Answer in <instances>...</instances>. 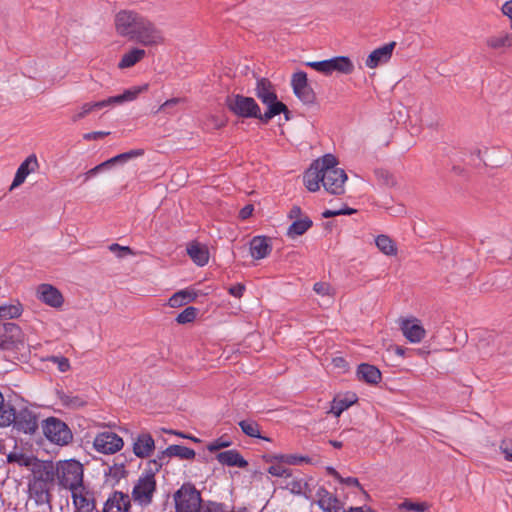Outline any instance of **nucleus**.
<instances>
[{
	"mask_svg": "<svg viewBox=\"0 0 512 512\" xmlns=\"http://www.w3.org/2000/svg\"><path fill=\"white\" fill-rule=\"evenodd\" d=\"M178 99L177 98H172V99H169L167 101H165L160 107L159 109L157 110V112L159 111H164L166 110L167 108L171 107V106H174L178 103Z\"/></svg>",
	"mask_w": 512,
	"mask_h": 512,
	"instance_id": "nucleus-64",
	"label": "nucleus"
},
{
	"mask_svg": "<svg viewBox=\"0 0 512 512\" xmlns=\"http://www.w3.org/2000/svg\"><path fill=\"white\" fill-rule=\"evenodd\" d=\"M291 86L295 96L304 104H313L316 94L308 84L307 73L300 70L295 72L291 78Z\"/></svg>",
	"mask_w": 512,
	"mask_h": 512,
	"instance_id": "nucleus-12",
	"label": "nucleus"
},
{
	"mask_svg": "<svg viewBox=\"0 0 512 512\" xmlns=\"http://www.w3.org/2000/svg\"><path fill=\"white\" fill-rule=\"evenodd\" d=\"M317 505L323 512H343V502L325 487H319L316 491Z\"/></svg>",
	"mask_w": 512,
	"mask_h": 512,
	"instance_id": "nucleus-17",
	"label": "nucleus"
},
{
	"mask_svg": "<svg viewBox=\"0 0 512 512\" xmlns=\"http://www.w3.org/2000/svg\"><path fill=\"white\" fill-rule=\"evenodd\" d=\"M301 216H302V210L299 206H293L288 213V217L290 219H295V220L300 219Z\"/></svg>",
	"mask_w": 512,
	"mask_h": 512,
	"instance_id": "nucleus-61",
	"label": "nucleus"
},
{
	"mask_svg": "<svg viewBox=\"0 0 512 512\" xmlns=\"http://www.w3.org/2000/svg\"><path fill=\"white\" fill-rule=\"evenodd\" d=\"M340 168L337 167V159L332 154H325L321 160L319 161L318 170L321 173H326L330 170H339Z\"/></svg>",
	"mask_w": 512,
	"mask_h": 512,
	"instance_id": "nucleus-43",
	"label": "nucleus"
},
{
	"mask_svg": "<svg viewBox=\"0 0 512 512\" xmlns=\"http://www.w3.org/2000/svg\"><path fill=\"white\" fill-rule=\"evenodd\" d=\"M202 512H227L226 505L221 502L207 501L201 505Z\"/></svg>",
	"mask_w": 512,
	"mask_h": 512,
	"instance_id": "nucleus-47",
	"label": "nucleus"
},
{
	"mask_svg": "<svg viewBox=\"0 0 512 512\" xmlns=\"http://www.w3.org/2000/svg\"><path fill=\"white\" fill-rule=\"evenodd\" d=\"M49 360L55 363L61 372H67L70 369V362L64 356H51Z\"/></svg>",
	"mask_w": 512,
	"mask_h": 512,
	"instance_id": "nucleus-50",
	"label": "nucleus"
},
{
	"mask_svg": "<svg viewBox=\"0 0 512 512\" xmlns=\"http://www.w3.org/2000/svg\"><path fill=\"white\" fill-rule=\"evenodd\" d=\"M268 473L271 474L272 476H276V477H285V478H288V477H291L292 476V472L290 469H287L285 468L284 466L282 465H271L269 468H268Z\"/></svg>",
	"mask_w": 512,
	"mask_h": 512,
	"instance_id": "nucleus-48",
	"label": "nucleus"
},
{
	"mask_svg": "<svg viewBox=\"0 0 512 512\" xmlns=\"http://www.w3.org/2000/svg\"><path fill=\"white\" fill-rule=\"evenodd\" d=\"M216 459L220 464L229 467L245 468L248 466V461L235 449L218 453Z\"/></svg>",
	"mask_w": 512,
	"mask_h": 512,
	"instance_id": "nucleus-25",
	"label": "nucleus"
},
{
	"mask_svg": "<svg viewBox=\"0 0 512 512\" xmlns=\"http://www.w3.org/2000/svg\"><path fill=\"white\" fill-rule=\"evenodd\" d=\"M109 250L116 254L118 258H124L127 255L133 254V251L128 246H121L117 243H113L109 246Z\"/></svg>",
	"mask_w": 512,
	"mask_h": 512,
	"instance_id": "nucleus-49",
	"label": "nucleus"
},
{
	"mask_svg": "<svg viewBox=\"0 0 512 512\" xmlns=\"http://www.w3.org/2000/svg\"><path fill=\"white\" fill-rule=\"evenodd\" d=\"M7 461L8 463H16L21 467H31V469H34L37 463L43 462L44 460L22 452H10L7 455Z\"/></svg>",
	"mask_w": 512,
	"mask_h": 512,
	"instance_id": "nucleus-30",
	"label": "nucleus"
},
{
	"mask_svg": "<svg viewBox=\"0 0 512 512\" xmlns=\"http://www.w3.org/2000/svg\"><path fill=\"white\" fill-rule=\"evenodd\" d=\"M42 431L49 442L58 446H66L73 440V433L69 426L53 416L42 422Z\"/></svg>",
	"mask_w": 512,
	"mask_h": 512,
	"instance_id": "nucleus-7",
	"label": "nucleus"
},
{
	"mask_svg": "<svg viewBox=\"0 0 512 512\" xmlns=\"http://www.w3.org/2000/svg\"><path fill=\"white\" fill-rule=\"evenodd\" d=\"M198 309L193 306H188L182 310L176 317V321L179 324L191 323L196 319Z\"/></svg>",
	"mask_w": 512,
	"mask_h": 512,
	"instance_id": "nucleus-44",
	"label": "nucleus"
},
{
	"mask_svg": "<svg viewBox=\"0 0 512 512\" xmlns=\"http://www.w3.org/2000/svg\"><path fill=\"white\" fill-rule=\"evenodd\" d=\"M245 290L246 287L243 283H236L228 288V293L235 298H241Z\"/></svg>",
	"mask_w": 512,
	"mask_h": 512,
	"instance_id": "nucleus-54",
	"label": "nucleus"
},
{
	"mask_svg": "<svg viewBox=\"0 0 512 512\" xmlns=\"http://www.w3.org/2000/svg\"><path fill=\"white\" fill-rule=\"evenodd\" d=\"M106 168H109V165H108V162L107 160L96 165L95 167H93L92 169L88 170L85 174H84V177H85V181H87L88 179L96 176L99 172H101L102 170L106 169Z\"/></svg>",
	"mask_w": 512,
	"mask_h": 512,
	"instance_id": "nucleus-53",
	"label": "nucleus"
},
{
	"mask_svg": "<svg viewBox=\"0 0 512 512\" xmlns=\"http://www.w3.org/2000/svg\"><path fill=\"white\" fill-rule=\"evenodd\" d=\"M146 56V51L139 47H133L123 54L118 63L120 69L130 68Z\"/></svg>",
	"mask_w": 512,
	"mask_h": 512,
	"instance_id": "nucleus-29",
	"label": "nucleus"
},
{
	"mask_svg": "<svg viewBox=\"0 0 512 512\" xmlns=\"http://www.w3.org/2000/svg\"><path fill=\"white\" fill-rule=\"evenodd\" d=\"M95 109H99L98 108V101L96 102H89V103H84L79 112H77L73 117H72V120L74 122L84 118L87 114H89L90 112H92L93 110Z\"/></svg>",
	"mask_w": 512,
	"mask_h": 512,
	"instance_id": "nucleus-45",
	"label": "nucleus"
},
{
	"mask_svg": "<svg viewBox=\"0 0 512 512\" xmlns=\"http://www.w3.org/2000/svg\"><path fill=\"white\" fill-rule=\"evenodd\" d=\"M70 492L74 512H99L96 508L95 493L88 487L82 485Z\"/></svg>",
	"mask_w": 512,
	"mask_h": 512,
	"instance_id": "nucleus-13",
	"label": "nucleus"
},
{
	"mask_svg": "<svg viewBox=\"0 0 512 512\" xmlns=\"http://www.w3.org/2000/svg\"><path fill=\"white\" fill-rule=\"evenodd\" d=\"M486 45L493 50L512 47V34L501 32L498 35L490 36L486 39Z\"/></svg>",
	"mask_w": 512,
	"mask_h": 512,
	"instance_id": "nucleus-32",
	"label": "nucleus"
},
{
	"mask_svg": "<svg viewBox=\"0 0 512 512\" xmlns=\"http://www.w3.org/2000/svg\"><path fill=\"white\" fill-rule=\"evenodd\" d=\"M232 444L230 440H225L223 437H219L208 444L207 449L210 452H215L217 450H220L222 448L229 447Z\"/></svg>",
	"mask_w": 512,
	"mask_h": 512,
	"instance_id": "nucleus-51",
	"label": "nucleus"
},
{
	"mask_svg": "<svg viewBox=\"0 0 512 512\" xmlns=\"http://www.w3.org/2000/svg\"><path fill=\"white\" fill-rule=\"evenodd\" d=\"M338 482L346 486L357 487L359 490L363 491V487L361 486L359 480L356 477L341 476Z\"/></svg>",
	"mask_w": 512,
	"mask_h": 512,
	"instance_id": "nucleus-55",
	"label": "nucleus"
},
{
	"mask_svg": "<svg viewBox=\"0 0 512 512\" xmlns=\"http://www.w3.org/2000/svg\"><path fill=\"white\" fill-rule=\"evenodd\" d=\"M175 512H201V493L191 482L183 483L173 495Z\"/></svg>",
	"mask_w": 512,
	"mask_h": 512,
	"instance_id": "nucleus-6",
	"label": "nucleus"
},
{
	"mask_svg": "<svg viewBox=\"0 0 512 512\" xmlns=\"http://www.w3.org/2000/svg\"><path fill=\"white\" fill-rule=\"evenodd\" d=\"M38 160L35 154L29 155L18 167L10 191L20 186L26 180L27 176L38 168Z\"/></svg>",
	"mask_w": 512,
	"mask_h": 512,
	"instance_id": "nucleus-21",
	"label": "nucleus"
},
{
	"mask_svg": "<svg viewBox=\"0 0 512 512\" xmlns=\"http://www.w3.org/2000/svg\"><path fill=\"white\" fill-rule=\"evenodd\" d=\"M123 445V439L111 431L98 433L93 442L94 448L103 454H114L121 450Z\"/></svg>",
	"mask_w": 512,
	"mask_h": 512,
	"instance_id": "nucleus-14",
	"label": "nucleus"
},
{
	"mask_svg": "<svg viewBox=\"0 0 512 512\" xmlns=\"http://www.w3.org/2000/svg\"><path fill=\"white\" fill-rule=\"evenodd\" d=\"M131 500L122 491L112 492L104 502L102 512H130Z\"/></svg>",
	"mask_w": 512,
	"mask_h": 512,
	"instance_id": "nucleus-18",
	"label": "nucleus"
},
{
	"mask_svg": "<svg viewBox=\"0 0 512 512\" xmlns=\"http://www.w3.org/2000/svg\"><path fill=\"white\" fill-rule=\"evenodd\" d=\"M127 474L125 469L124 462L115 463L114 465L108 468V472H105V475L109 476L113 481V485L119 483V481L124 478Z\"/></svg>",
	"mask_w": 512,
	"mask_h": 512,
	"instance_id": "nucleus-42",
	"label": "nucleus"
},
{
	"mask_svg": "<svg viewBox=\"0 0 512 512\" xmlns=\"http://www.w3.org/2000/svg\"><path fill=\"white\" fill-rule=\"evenodd\" d=\"M148 88L149 85L147 83L130 87L119 95L110 96L107 99L98 101V108L102 109L109 106L122 105L127 102H132L136 100L141 93L147 91Z\"/></svg>",
	"mask_w": 512,
	"mask_h": 512,
	"instance_id": "nucleus-15",
	"label": "nucleus"
},
{
	"mask_svg": "<svg viewBox=\"0 0 512 512\" xmlns=\"http://www.w3.org/2000/svg\"><path fill=\"white\" fill-rule=\"evenodd\" d=\"M255 91L258 99H260L261 102L267 106V111L260 118L262 123H268L272 118L281 113L285 115L286 120L290 119V111L283 102L278 100L277 95L273 89V85L268 79H258Z\"/></svg>",
	"mask_w": 512,
	"mask_h": 512,
	"instance_id": "nucleus-5",
	"label": "nucleus"
},
{
	"mask_svg": "<svg viewBox=\"0 0 512 512\" xmlns=\"http://www.w3.org/2000/svg\"><path fill=\"white\" fill-rule=\"evenodd\" d=\"M56 482L52 477V469L45 462L37 463L31 474L27 476V495L36 507L52 508L53 490Z\"/></svg>",
	"mask_w": 512,
	"mask_h": 512,
	"instance_id": "nucleus-2",
	"label": "nucleus"
},
{
	"mask_svg": "<svg viewBox=\"0 0 512 512\" xmlns=\"http://www.w3.org/2000/svg\"><path fill=\"white\" fill-rule=\"evenodd\" d=\"M197 297V294L192 290H181L174 293L168 300V304L172 308L181 307L192 301Z\"/></svg>",
	"mask_w": 512,
	"mask_h": 512,
	"instance_id": "nucleus-33",
	"label": "nucleus"
},
{
	"mask_svg": "<svg viewBox=\"0 0 512 512\" xmlns=\"http://www.w3.org/2000/svg\"><path fill=\"white\" fill-rule=\"evenodd\" d=\"M143 154H144V150H142V149H134V150H130L128 152H124V153L118 154V155L108 159L107 162H108V165L110 167L113 164L125 163L128 160H130L132 158H136V157L142 156Z\"/></svg>",
	"mask_w": 512,
	"mask_h": 512,
	"instance_id": "nucleus-41",
	"label": "nucleus"
},
{
	"mask_svg": "<svg viewBox=\"0 0 512 512\" xmlns=\"http://www.w3.org/2000/svg\"><path fill=\"white\" fill-rule=\"evenodd\" d=\"M319 160L315 161L304 173L303 182L310 192H316L323 185L322 173L318 170Z\"/></svg>",
	"mask_w": 512,
	"mask_h": 512,
	"instance_id": "nucleus-26",
	"label": "nucleus"
},
{
	"mask_svg": "<svg viewBox=\"0 0 512 512\" xmlns=\"http://www.w3.org/2000/svg\"><path fill=\"white\" fill-rule=\"evenodd\" d=\"M23 308L21 304L0 305V319H14L21 316Z\"/></svg>",
	"mask_w": 512,
	"mask_h": 512,
	"instance_id": "nucleus-40",
	"label": "nucleus"
},
{
	"mask_svg": "<svg viewBox=\"0 0 512 512\" xmlns=\"http://www.w3.org/2000/svg\"><path fill=\"white\" fill-rule=\"evenodd\" d=\"M503 15L507 16L512 21V0L506 1L501 8Z\"/></svg>",
	"mask_w": 512,
	"mask_h": 512,
	"instance_id": "nucleus-60",
	"label": "nucleus"
},
{
	"mask_svg": "<svg viewBox=\"0 0 512 512\" xmlns=\"http://www.w3.org/2000/svg\"><path fill=\"white\" fill-rule=\"evenodd\" d=\"M37 296L40 301L54 308H58L63 304V296L61 292L50 284H41L37 288Z\"/></svg>",
	"mask_w": 512,
	"mask_h": 512,
	"instance_id": "nucleus-20",
	"label": "nucleus"
},
{
	"mask_svg": "<svg viewBox=\"0 0 512 512\" xmlns=\"http://www.w3.org/2000/svg\"><path fill=\"white\" fill-rule=\"evenodd\" d=\"M58 398L61 404L68 409H79L87 404V400L82 395L72 393L58 392Z\"/></svg>",
	"mask_w": 512,
	"mask_h": 512,
	"instance_id": "nucleus-31",
	"label": "nucleus"
},
{
	"mask_svg": "<svg viewBox=\"0 0 512 512\" xmlns=\"http://www.w3.org/2000/svg\"><path fill=\"white\" fill-rule=\"evenodd\" d=\"M24 333L13 322H0V347L5 350L19 348L24 344Z\"/></svg>",
	"mask_w": 512,
	"mask_h": 512,
	"instance_id": "nucleus-11",
	"label": "nucleus"
},
{
	"mask_svg": "<svg viewBox=\"0 0 512 512\" xmlns=\"http://www.w3.org/2000/svg\"><path fill=\"white\" fill-rule=\"evenodd\" d=\"M343 512H375V511L369 506H360V507H350L348 510L344 509Z\"/></svg>",
	"mask_w": 512,
	"mask_h": 512,
	"instance_id": "nucleus-63",
	"label": "nucleus"
},
{
	"mask_svg": "<svg viewBox=\"0 0 512 512\" xmlns=\"http://www.w3.org/2000/svg\"><path fill=\"white\" fill-rule=\"evenodd\" d=\"M239 426L242 432L249 437L270 441V438L264 437L260 434L259 425L253 420H242L239 422Z\"/></svg>",
	"mask_w": 512,
	"mask_h": 512,
	"instance_id": "nucleus-38",
	"label": "nucleus"
},
{
	"mask_svg": "<svg viewBox=\"0 0 512 512\" xmlns=\"http://www.w3.org/2000/svg\"><path fill=\"white\" fill-rule=\"evenodd\" d=\"M155 449V441L151 434H139L133 443V453L138 458H146L150 456Z\"/></svg>",
	"mask_w": 512,
	"mask_h": 512,
	"instance_id": "nucleus-23",
	"label": "nucleus"
},
{
	"mask_svg": "<svg viewBox=\"0 0 512 512\" xmlns=\"http://www.w3.org/2000/svg\"><path fill=\"white\" fill-rule=\"evenodd\" d=\"M254 211V207L252 204H247L239 211V218L242 220L248 219Z\"/></svg>",
	"mask_w": 512,
	"mask_h": 512,
	"instance_id": "nucleus-59",
	"label": "nucleus"
},
{
	"mask_svg": "<svg viewBox=\"0 0 512 512\" xmlns=\"http://www.w3.org/2000/svg\"><path fill=\"white\" fill-rule=\"evenodd\" d=\"M168 455H166V449L159 452L156 456V458L148 461L147 468L145 469L148 472H153L154 475H156L160 469L163 467V465L168 463L167 460Z\"/></svg>",
	"mask_w": 512,
	"mask_h": 512,
	"instance_id": "nucleus-39",
	"label": "nucleus"
},
{
	"mask_svg": "<svg viewBox=\"0 0 512 512\" xmlns=\"http://www.w3.org/2000/svg\"><path fill=\"white\" fill-rule=\"evenodd\" d=\"M117 34L144 47L165 43L163 31L147 16L134 10H120L114 18Z\"/></svg>",
	"mask_w": 512,
	"mask_h": 512,
	"instance_id": "nucleus-1",
	"label": "nucleus"
},
{
	"mask_svg": "<svg viewBox=\"0 0 512 512\" xmlns=\"http://www.w3.org/2000/svg\"><path fill=\"white\" fill-rule=\"evenodd\" d=\"M358 400L355 394L343 398H334L331 404L330 413L339 417L345 410L352 406Z\"/></svg>",
	"mask_w": 512,
	"mask_h": 512,
	"instance_id": "nucleus-34",
	"label": "nucleus"
},
{
	"mask_svg": "<svg viewBox=\"0 0 512 512\" xmlns=\"http://www.w3.org/2000/svg\"><path fill=\"white\" fill-rule=\"evenodd\" d=\"M396 46V42L392 41L387 44H384L382 47H379L373 50L367 57L365 61V65L368 68H376L378 65L387 63L391 56L392 52Z\"/></svg>",
	"mask_w": 512,
	"mask_h": 512,
	"instance_id": "nucleus-19",
	"label": "nucleus"
},
{
	"mask_svg": "<svg viewBox=\"0 0 512 512\" xmlns=\"http://www.w3.org/2000/svg\"><path fill=\"white\" fill-rule=\"evenodd\" d=\"M306 485V483H304ZM292 493L300 494L303 488V482L301 480H292L287 485Z\"/></svg>",
	"mask_w": 512,
	"mask_h": 512,
	"instance_id": "nucleus-58",
	"label": "nucleus"
},
{
	"mask_svg": "<svg viewBox=\"0 0 512 512\" xmlns=\"http://www.w3.org/2000/svg\"><path fill=\"white\" fill-rule=\"evenodd\" d=\"M313 290L317 294L325 296V295L329 294L330 286L328 284H326V283H323V282H316L313 285Z\"/></svg>",
	"mask_w": 512,
	"mask_h": 512,
	"instance_id": "nucleus-56",
	"label": "nucleus"
},
{
	"mask_svg": "<svg viewBox=\"0 0 512 512\" xmlns=\"http://www.w3.org/2000/svg\"><path fill=\"white\" fill-rule=\"evenodd\" d=\"M401 331L406 339L411 343H419L426 333L424 327L417 319L403 320L401 323Z\"/></svg>",
	"mask_w": 512,
	"mask_h": 512,
	"instance_id": "nucleus-22",
	"label": "nucleus"
},
{
	"mask_svg": "<svg viewBox=\"0 0 512 512\" xmlns=\"http://www.w3.org/2000/svg\"><path fill=\"white\" fill-rule=\"evenodd\" d=\"M500 451L505 460L512 462V440H503L500 444Z\"/></svg>",
	"mask_w": 512,
	"mask_h": 512,
	"instance_id": "nucleus-52",
	"label": "nucleus"
},
{
	"mask_svg": "<svg viewBox=\"0 0 512 512\" xmlns=\"http://www.w3.org/2000/svg\"><path fill=\"white\" fill-rule=\"evenodd\" d=\"M109 134H110V132L94 131V132L85 133L83 135V139L87 140V141L98 140V139L103 138L104 136H107Z\"/></svg>",
	"mask_w": 512,
	"mask_h": 512,
	"instance_id": "nucleus-57",
	"label": "nucleus"
},
{
	"mask_svg": "<svg viewBox=\"0 0 512 512\" xmlns=\"http://www.w3.org/2000/svg\"><path fill=\"white\" fill-rule=\"evenodd\" d=\"M377 248L388 256L397 254V247L394 241L387 235L381 234L375 238Z\"/></svg>",
	"mask_w": 512,
	"mask_h": 512,
	"instance_id": "nucleus-37",
	"label": "nucleus"
},
{
	"mask_svg": "<svg viewBox=\"0 0 512 512\" xmlns=\"http://www.w3.org/2000/svg\"><path fill=\"white\" fill-rule=\"evenodd\" d=\"M13 428L18 432L33 435L38 430V417L27 406L16 409L12 404L7 412L0 416V427Z\"/></svg>",
	"mask_w": 512,
	"mask_h": 512,
	"instance_id": "nucleus-4",
	"label": "nucleus"
},
{
	"mask_svg": "<svg viewBox=\"0 0 512 512\" xmlns=\"http://www.w3.org/2000/svg\"><path fill=\"white\" fill-rule=\"evenodd\" d=\"M44 462L48 469H52V477L59 488L72 491L84 485V467L80 461L72 458L56 462L52 460Z\"/></svg>",
	"mask_w": 512,
	"mask_h": 512,
	"instance_id": "nucleus-3",
	"label": "nucleus"
},
{
	"mask_svg": "<svg viewBox=\"0 0 512 512\" xmlns=\"http://www.w3.org/2000/svg\"><path fill=\"white\" fill-rule=\"evenodd\" d=\"M305 65L325 75H330L333 72L347 75L351 74L354 70V64L347 56H336L321 61H309Z\"/></svg>",
	"mask_w": 512,
	"mask_h": 512,
	"instance_id": "nucleus-9",
	"label": "nucleus"
},
{
	"mask_svg": "<svg viewBox=\"0 0 512 512\" xmlns=\"http://www.w3.org/2000/svg\"><path fill=\"white\" fill-rule=\"evenodd\" d=\"M187 254L191 260L200 267L205 266L209 261L208 249L197 241H192L187 245Z\"/></svg>",
	"mask_w": 512,
	"mask_h": 512,
	"instance_id": "nucleus-27",
	"label": "nucleus"
},
{
	"mask_svg": "<svg viewBox=\"0 0 512 512\" xmlns=\"http://www.w3.org/2000/svg\"><path fill=\"white\" fill-rule=\"evenodd\" d=\"M272 251L270 238L267 236H255L250 241V254L260 260L266 258Z\"/></svg>",
	"mask_w": 512,
	"mask_h": 512,
	"instance_id": "nucleus-24",
	"label": "nucleus"
},
{
	"mask_svg": "<svg viewBox=\"0 0 512 512\" xmlns=\"http://www.w3.org/2000/svg\"><path fill=\"white\" fill-rule=\"evenodd\" d=\"M166 455H168V457H177L182 460H191L194 459L196 453L192 448L174 444L169 445L166 448Z\"/></svg>",
	"mask_w": 512,
	"mask_h": 512,
	"instance_id": "nucleus-36",
	"label": "nucleus"
},
{
	"mask_svg": "<svg viewBox=\"0 0 512 512\" xmlns=\"http://www.w3.org/2000/svg\"><path fill=\"white\" fill-rule=\"evenodd\" d=\"M312 225H313V222H312V220L308 216H305V217L300 218V219H296L288 227L287 236H289L290 238H295L297 236H301Z\"/></svg>",
	"mask_w": 512,
	"mask_h": 512,
	"instance_id": "nucleus-35",
	"label": "nucleus"
},
{
	"mask_svg": "<svg viewBox=\"0 0 512 512\" xmlns=\"http://www.w3.org/2000/svg\"><path fill=\"white\" fill-rule=\"evenodd\" d=\"M225 105L228 110L237 117L256 118L260 120L263 115L254 98L241 94L228 95L225 98Z\"/></svg>",
	"mask_w": 512,
	"mask_h": 512,
	"instance_id": "nucleus-8",
	"label": "nucleus"
},
{
	"mask_svg": "<svg viewBox=\"0 0 512 512\" xmlns=\"http://www.w3.org/2000/svg\"><path fill=\"white\" fill-rule=\"evenodd\" d=\"M156 491V479L153 472L146 470L140 475L132 489V498L141 506H148L152 503Z\"/></svg>",
	"mask_w": 512,
	"mask_h": 512,
	"instance_id": "nucleus-10",
	"label": "nucleus"
},
{
	"mask_svg": "<svg viewBox=\"0 0 512 512\" xmlns=\"http://www.w3.org/2000/svg\"><path fill=\"white\" fill-rule=\"evenodd\" d=\"M324 189L334 195L344 193V183L347 180V174L343 169L330 170L322 173Z\"/></svg>",
	"mask_w": 512,
	"mask_h": 512,
	"instance_id": "nucleus-16",
	"label": "nucleus"
},
{
	"mask_svg": "<svg viewBox=\"0 0 512 512\" xmlns=\"http://www.w3.org/2000/svg\"><path fill=\"white\" fill-rule=\"evenodd\" d=\"M401 508L407 511L426 512L429 509V506L425 502L418 503L406 500L401 504Z\"/></svg>",
	"mask_w": 512,
	"mask_h": 512,
	"instance_id": "nucleus-46",
	"label": "nucleus"
},
{
	"mask_svg": "<svg viewBox=\"0 0 512 512\" xmlns=\"http://www.w3.org/2000/svg\"><path fill=\"white\" fill-rule=\"evenodd\" d=\"M357 376L368 384H377L381 380L380 370L376 366L368 363L358 365Z\"/></svg>",
	"mask_w": 512,
	"mask_h": 512,
	"instance_id": "nucleus-28",
	"label": "nucleus"
},
{
	"mask_svg": "<svg viewBox=\"0 0 512 512\" xmlns=\"http://www.w3.org/2000/svg\"><path fill=\"white\" fill-rule=\"evenodd\" d=\"M286 464H288V465H299V464H301L300 455L288 454L287 457H286Z\"/></svg>",
	"mask_w": 512,
	"mask_h": 512,
	"instance_id": "nucleus-62",
	"label": "nucleus"
}]
</instances>
